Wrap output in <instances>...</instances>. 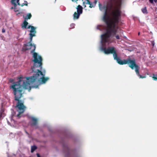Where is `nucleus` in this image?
Instances as JSON below:
<instances>
[{"mask_svg": "<svg viewBox=\"0 0 157 157\" xmlns=\"http://www.w3.org/2000/svg\"><path fill=\"white\" fill-rule=\"evenodd\" d=\"M24 3L25 4V5L27 6V2H26V1Z\"/></svg>", "mask_w": 157, "mask_h": 157, "instance_id": "obj_20", "label": "nucleus"}, {"mask_svg": "<svg viewBox=\"0 0 157 157\" xmlns=\"http://www.w3.org/2000/svg\"><path fill=\"white\" fill-rule=\"evenodd\" d=\"M83 6H84V8L86 7V4H89L90 5L89 7L90 8L94 7L95 5L94 4V3L92 4L91 3L89 0H86V1L83 2Z\"/></svg>", "mask_w": 157, "mask_h": 157, "instance_id": "obj_6", "label": "nucleus"}, {"mask_svg": "<svg viewBox=\"0 0 157 157\" xmlns=\"http://www.w3.org/2000/svg\"><path fill=\"white\" fill-rule=\"evenodd\" d=\"M77 10V13L75 12L73 14V19L74 20L78 19L80 15L82 13V7L80 5H78L76 8Z\"/></svg>", "mask_w": 157, "mask_h": 157, "instance_id": "obj_4", "label": "nucleus"}, {"mask_svg": "<svg viewBox=\"0 0 157 157\" xmlns=\"http://www.w3.org/2000/svg\"><path fill=\"white\" fill-rule=\"evenodd\" d=\"M34 66L32 67L33 73V76L30 77H20L17 82L14 83L10 86L15 96V100L17 101L15 106L17 110L19 112L17 115H20L25 109L24 105V101L20 100L22 97V88L27 89L29 91L32 88H37L41 84H44L49 78L44 77L45 71H42V58L36 53L33 54Z\"/></svg>", "mask_w": 157, "mask_h": 157, "instance_id": "obj_2", "label": "nucleus"}, {"mask_svg": "<svg viewBox=\"0 0 157 157\" xmlns=\"http://www.w3.org/2000/svg\"><path fill=\"white\" fill-rule=\"evenodd\" d=\"M140 33H138V35H140Z\"/></svg>", "mask_w": 157, "mask_h": 157, "instance_id": "obj_26", "label": "nucleus"}, {"mask_svg": "<svg viewBox=\"0 0 157 157\" xmlns=\"http://www.w3.org/2000/svg\"><path fill=\"white\" fill-rule=\"evenodd\" d=\"M115 37L117 39H120V37L118 35H117L115 36Z\"/></svg>", "mask_w": 157, "mask_h": 157, "instance_id": "obj_16", "label": "nucleus"}, {"mask_svg": "<svg viewBox=\"0 0 157 157\" xmlns=\"http://www.w3.org/2000/svg\"><path fill=\"white\" fill-rule=\"evenodd\" d=\"M24 5H25V3H22V4H21V6H24Z\"/></svg>", "mask_w": 157, "mask_h": 157, "instance_id": "obj_21", "label": "nucleus"}, {"mask_svg": "<svg viewBox=\"0 0 157 157\" xmlns=\"http://www.w3.org/2000/svg\"><path fill=\"white\" fill-rule=\"evenodd\" d=\"M31 15L30 13L27 14L25 18V19L28 20V19H30L31 17Z\"/></svg>", "mask_w": 157, "mask_h": 157, "instance_id": "obj_10", "label": "nucleus"}, {"mask_svg": "<svg viewBox=\"0 0 157 157\" xmlns=\"http://www.w3.org/2000/svg\"><path fill=\"white\" fill-rule=\"evenodd\" d=\"M122 2H110L108 5L103 6L99 4L100 10L104 12L103 20L106 24L105 27L102 25H98L97 27V29L100 30H105L106 32L101 36V46L100 50L103 51L105 54L112 53L115 60L120 64H128L132 69L134 68L136 74L139 76L140 78H145L139 74V68L136 63L135 59H124L121 60L117 56L115 49L113 47H109L107 49L106 47L110 43V38L114 36L118 31V26L117 25L119 17L120 16Z\"/></svg>", "mask_w": 157, "mask_h": 157, "instance_id": "obj_1", "label": "nucleus"}, {"mask_svg": "<svg viewBox=\"0 0 157 157\" xmlns=\"http://www.w3.org/2000/svg\"><path fill=\"white\" fill-rule=\"evenodd\" d=\"M28 24V23L26 21H25L22 25V27L23 29H26Z\"/></svg>", "mask_w": 157, "mask_h": 157, "instance_id": "obj_9", "label": "nucleus"}, {"mask_svg": "<svg viewBox=\"0 0 157 157\" xmlns=\"http://www.w3.org/2000/svg\"><path fill=\"white\" fill-rule=\"evenodd\" d=\"M19 1V0H12L11 2V4L15 7L16 6L17 4L18 5H20Z\"/></svg>", "mask_w": 157, "mask_h": 157, "instance_id": "obj_8", "label": "nucleus"}, {"mask_svg": "<svg viewBox=\"0 0 157 157\" xmlns=\"http://www.w3.org/2000/svg\"><path fill=\"white\" fill-rule=\"evenodd\" d=\"M27 28L29 29L30 28L31 30L29 31L30 33V41H32V40L33 37L35 36V34L36 33V31L35 30L36 28L32 26H29Z\"/></svg>", "mask_w": 157, "mask_h": 157, "instance_id": "obj_5", "label": "nucleus"}, {"mask_svg": "<svg viewBox=\"0 0 157 157\" xmlns=\"http://www.w3.org/2000/svg\"><path fill=\"white\" fill-rule=\"evenodd\" d=\"M152 78H153V79L154 80H157V75H153L152 77Z\"/></svg>", "mask_w": 157, "mask_h": 157, "instance_id": "obj_13", "label": "nucleus"}, {"mask_svg": "<svg viewBox=\"0 0 157 157\" xmlns=\"http://www.w3.org/2000/svg\"><path fill=\"white\" fill-rule=\"evenodd\" d=\"M75 26V24H73V23H72V24H71L70 25V27H71V29H72L74 28V27Z\"/></svg>", "mask_w": 157, "mask_h": 157, "instance_id": "obj_15", "label": "nucleus"}, {"mask_svg": "<svg viewBox=\"0 0 157 157\" xmlns=\"http://www.w3.org/2000/svg\"><path fill=\"white\" fill-rule=\"evenodd\" d=\"M56 0H55V1H56Z\"/></svg>", "mask_w": 157, "mask_h": 157, "instance_id": "obj_27", "label": "nucleus"}, {"mask_svg": "<svg viewBox=\"0 0 157 157\" xmlns=\"http://www.w3.org/2000/svg\"><path fill=\"white\" fill-rule=\"evenodd\" d=\"M36 149V147L35 146H33L31 147V152H33Z\"/></svg>", "mask_w": 157, "mask_h": 157, "instance_id": "obj_12", "label": "nucleus"}, {"mask_svg": "<svg viewBox=\"0 0 157 157\" xmlns=\"http://www.w3.org/2000/svg\"><path fill=\"white\" fill-rule=\"evenodd\" d=\"M152 44L153 46H154L155 44L154 42H152Z\"/></svg>", "mask_w": 157, "mask_h": 157, "instance_id": "obj_24", "label": "nucleus"}, {"mask_svg": "<svg viewBox=\"0 0 157 157\" xmlns=\"http://www.w3.org/2000/svg\"><path fill=\"white\" fill-rule=\"evenodd\" d=\"M16 7H15V6H14V11L15 12H17V11H18V10H17V9H16Z\"/></svg>", "mask_w": 157, "mask_h": 157, "instance_id": "obj_17", "label": "nucleus"}, {"mask_svg": "<svg viewBox=\"0 0 157 157\" xmlns=\"http://www.w3.org/2000/svg\"><path fill=\"white\" fill-rule=\"evenodd\" d=\"M142 11L144 13H147V8L146 7L142 9Z\"/></svg>", "mask_w": 157, "mask_h": 157, "instance_id": "obj_11", "label": "nucleus"}, {"mask_svg": "<svg viewBox=\"0 0 157 157\" xmlns=\"http://www.w3.org/2000/svg\"><path fill=\"white\" fill-rule=\"evenodd\" d=\"M37 157H40V156L39 154H37Z\"/></svg>", "mask_w": 157, "mask_h": 157, "instance_id": "obj_23", "label": "nucleus"}, {"mask_svg": "<svg viewBox=\"0 0 157 157\" xmlns=\"http://www.w3.org/2000/svg\"><path fill=\"white\" fill-rule=\"evenodd\" d=\"M31 121L30 122V124L32 126H35L37 123V119L33 117H31Z\"/></svg>", "mask_w": 157, "mask_h": 157, "instance_id": "obj_7", "label": "nucleus"}, {"mask_svg": "<svg viewBox=\"0 0 157 157\" xmlns=\"http://www.w3.org/2000/svg\"><path fill=\"white\" fill-rule=\"evenodd\" d=\"M149 1L150 3L153 4V3L154 1L155 3H156L157 2V0H149Z\"/></svg>", "mask_w": 157, "mask_h": 157, "instance_id": "obj_14", "label": "nucleus"}, {"mask_svg": "<svg viewBox=\"0 0 157 157\" xmlns=\"http://www.w3.org/2000/svg\"><path fill=\"white\" fill-rule=\"evenodd\" d=\"M2 32L3 33H5V30L4 29H2Z\"/></svg>", "mask_w": 157, "mask_h": 157, "instance_id": "obj_19", "label": "nucleus"}, {"mask_svg": "<svg viewBox=\"0 0 157 157\" xmlns=\"http://www.w3.org/2000/svg\"><path fill=\"white\" fill-rule=\"evenodd\" d=\"M97 2V0H95L94 2V4L95 6L96 3Z\"/></svg>", "mask_w": 157, "mask_h": 157, "instance_id": "obj_18", "label": "nucleus"}, {"mask_svg": "<svg viewBox=\"0 0 157 157\" xmlns=\"http://www.w3.org/2000/svg\"><path fill=\"white\" fill-rule=\"evenodd\" d=\"M11 9H14V8H13V7H12L11 8Z\"/></svg>", "mask_w": 157, "mask_h": 157, "instance_id": "obj_25", "label": "nucleus"}, {"mask_svg": "<svg viewBox=\"0 0 157 157\" xmlns=\"http://www.w3.org/2000/svg\"><path fill=\"white\" fill-rule=\"evenodd\" d=\"M31 42L30 41V42L25 44L23 48V49L25 50L31 49V52H33L35 49L36 46L35 45L32 44L31 43Z\"/></svg>", "mask_w": 157, "mask_h": 157, "instance_id": "obj_3", "label": "nucleus"}, {"mask_svg": "<svg viewBox=\"0 0 157 157\" xmlns=\"http://www.w3.org/2000/svg\"><path fill=\"white\" fill-rule=\"evenodd\" d=\"M71 1H72V2H76L77 1V0H71Z\"/></svg>", "mask_w": 157, "mask_h": 157, "instance_id": "obj_22", "label": "nucleus"}]
</instances>
